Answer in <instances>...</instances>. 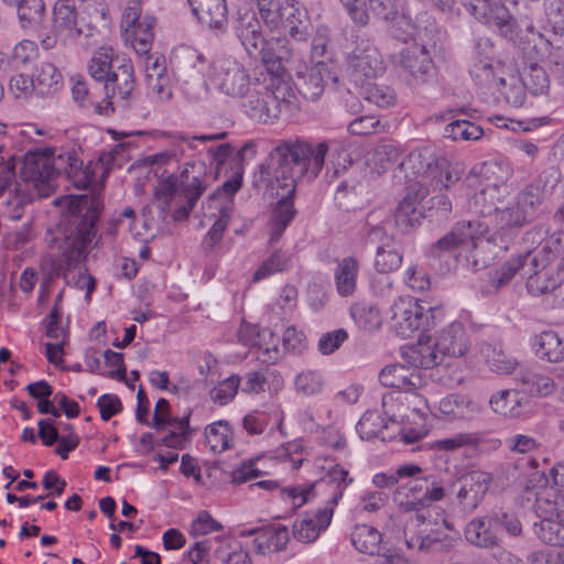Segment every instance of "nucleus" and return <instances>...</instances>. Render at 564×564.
Here are the masks:
<instances>
[{
    "label": "nucleus",
    "mask_w": 564,
    "mask_h": 564,
    "mask_svg": "<svg viewBox=\"0 0 564 564\" xmlns=\"http://www.w3.org/2000/svg\"><path fill=\"white\" fill-rule=\"evenodd\" d=\"M338 142L325 140L317 143L304 139H290L274 147L270 152L269 163L261 165V180L268 182L272 189H282L269 221L270 243L280 240L284 230L293 220L296 210L293 197L296 183L301 180L313 182L325 164L329 150H336Z\"/></svg>",
    "instance_id": "nucleus-1"
},
{
    "label": "nucleus",
    "mask_w": 564,
    "mask_h": 564,
    "mask_svg": "<svg viewBox=\"0 0 564 564\" xmlns=\"http://www.w3.org/2000/svg\"><path fill=\"white\" fill-rule=\"evenodd\" d=\"M210 165H215V174L208 170L204 161L189 160L178 173L162 177L154 191V203L165 218L171 215L173 220L188 219L196 204L217 178L221 165L229 159L234 149L229 143L205 148Z\"/></svg>",
    "instance_id": "nucleus-2"
},
{
    "label": "nucleus",
    "mask_w": 564,
    "mask_h": 564,
    "mask_svg": "<svg viewBox=\"0 0 564 564\" xmlns=\"http://www.w3.org/2000/svg\"><path fill=\"white\" fill-rule=\"evenodd\" d=\"M99 217V203L87 195L74 196L69 200L68 215L52 232L50 247L56 251L58 261H64L66 269L59 263L55 267L56 275H63L67 284H72L69 268L85 258L87 249L95 237V224ZM75 279V275L72 276Z\"/></svg>",
    "instance_id": "nucleus-3"
},
{
    "label": "nucleus",
    "mask_w": 564,
    "mask_h": 564,
    "mask_svg": "<svg viewBox=\"0 0 564 564\" xmlns=\"http://www.w3.org/2000/svg\"><path fill=\"white\" fill-rule=\"evenodd\" d=\"M62 174L77 187L87 184L83 161L73 151L56 153L55 149L45 148L25 153L20 176L23 182L33 185L39 196H50L55 180Z\"/></svg>",
    "instance_id": "nucleus-4"
},
{
    "label": "nucleus",
    "mask_w": 564,
    "mask_h": 564,
    "mask_svg": "<svg viewBox=\"0 0 564 564\" xmlns=\"http://www.w3.org/2000/svg\"><path fill=\"white\" fill-rule=\"evenodd\" d=\"M444 497V489L427 477L414 479L399 487L393 494V501L404 512L411 514L404 525V539L409 549L429 550L440 538L427 532L426 518L421 509Z\"/></svg>",
    "instance_id": "nucleus-5"
},
{
    "label": "nucleus",
    "mask_w": 564,
    "mask_h": 564,
    "mask_svg": "<svg viewBox=\"0 0 564 564\" xmlns=\"http://www.w3.org/2000/svg\"><path fill=\"white\" fill-rule=\"evenodd\" d=\"M399 169L406 182H413L410 187L414 188H447L458 182L464 172L460 163H451L445 158L436 155L429 147L412 150L401 161Z\"/></svg>",
    "instance_id": "nucleus-6"
},
{
    "label": "nucleus",
    "mask_w": 564,
    "mask_h": 564,
    "mask_svg": "<svg viewBox=\"0 0 564 564\" xmlns=\"http://www.w3.org/2000/svg\"><path fill=\"white\" fill-rule=\"evenodd\" d=\"M90 30L85 11L77 8L73 0H57L52 9V30L39 37L41 46L48 51L58 44H76L82 36H87Z\"/></svg>",
    "instance_id": "nucleus-7"
},
{
    "label": "nucleus",
    "mask_w": 564,
    "mask_h": 564,
    "mask_svg": "<svg viewBox=\"0 0 564 564\" xmlns=\"http://www.w3.org/2000/svg\"><path fill=\"white\" fill-rule=\"evenodd\" d=\"M205 84L231 98H242L251 86L247 69L229 56H217L209 63Z\"/></svg>",
    "instance_id": "nucleus-8"
},
{
    "label": "nucleus",
    "mask_w": 564,
    "mask_h": 564,
    "mask_svg": "<svg viewBox=\"0 0 564 564\" xmlns=\"http://www.w3.org/2000/svg\"><path fill=\"white\" fill-rule=\"evenodd\" d=\"M286 90L285 84L275 86L272 90L269 85H261L254 83L250 86L246 101L242 104L246 115L261 123H273L281 115L282 108L286 107Z\"/></svg>",
    "instance_id": "nucleus-9"
},
{
    "label": "nucleus",
    "mask_w": 564,
    "mask_h": 564,
    "mask_svg": "<svg viewBox=\"0 0 564 564\" xmlns=\"http://www.w3.org/2000/svg\"><path fill=\"white\" fill-rule=\"evenodd\" d=\"M543 199V193L538 185L525 186L517 196L503 202L500 210L496 213L494 225L498 229L521 228L535 216L538 207Z\"/></svg>",
    "instance_id": "nucleus-10"
},
{
    "label": "nucleus",
    "mask_w": 564,
    "mask_h": 564,
    "mask_svg": "<svg viewBox=\"0 0 564 564\" xmlns=\"http://www.w3.org/2000/svg\"><path fill=\"white\" fill-rule=\"evenodd\" d=\"M349 79L356 86H364L368 80L384 73L386 66L378 48L369 39H357L354 50L347 55Z\"/></svg>",
    "instance_id": "nucleus-11"
},
{
    "label": "nucleus",
    "mask_w": 564,
    "mask_h": 564,
    "mask_svg": "<svg viewBox=\"0 0 564 564\" xmlns=\"http://www.w3.org/2000/svg\"><path fill=\"white\" fill-rule=\"evenodd\" d=\"M106 108L129 109L135 100L134 69L130 58L126 56L115 62V69L104 83Z\"/></svg>",
    "instance_id": "nucleus-12"
},
{
    "label": "nucleus",
    "mask_w": 564,
    "mask_h": 564,
    "mask_svg": "<svg viewBox=\"0 0 564 564\" xmlns=\"http://www.w3.org/2000/svg\"><path fill=\"white\" fill-rule=\"evenodd\" d=\"M155 19L141 15V1L130 0L121 19V29L139 55L150 52L154 37Z\"/></svg>",
    "instance_id": "nucleus-13"
},
{
    "label": "nucleus",
    "mask_w": 564,
    "mask_h": 564,
    "mask_svg": "<svg viewBox=\"0 0 564 564\" xmlns=\"http://www.w3.org/2000/svg\"><path fill=\"white\" fill-rule=\"evenodd\" d=\"M431 307L422 306L411 296L399 297L391 306L392 326L403 338L411 337L427 325Z\"/></svg>",
    "instance_id": "nucleus-14"
},
{
    "label": "nucleus",
    "mask_w": 564,
    "mask_h": 564,
    "mask_svg": "<svg viewBox=\"0 0 564 564\" xmlns=\"http://www.w3.org/2000/svg\"><path fill=\"white\" fill-rule=\"evenodd\" d=\"M480 234L479 224L470 220L458 223L449 232L430 247L429 254L433 259H440L447 253L456 258L464 257L473 245V238Z\"/></svg>",
    "instance_id": "nucleus-15"
},
{
    "label": "nucleus",
    "mask_w": 564,
    "mask_h": 564,
    "mask_svg": "<svg viewBox=\"0 0 564 564\" xmlns=\"http://www.w3.org/2000/svg\"><path fill=\"white\" fill-rule=\"evenodd\" d=\"M239 341L257 349V358L263 364H274L281 356L280 337L270 328L242 325L238 330Z\"/></svg>",
    "instance_id": "nucleus-16"
},
{
    "label": "nucleus",
    "mask_w": 564,
    "mask_h": 564,
    "mask_svg": "<svg viewBox=\"0 0 564 564\" xmlns=\"http://www.w3.org/2000/svg\"><path fill=\"white\" fill-rule=\"evenodd\" d=\"M479 22L496 28L506 39L516 42L518 33L509 10L500 0H485L468 11Z\"/></svg>",
    "instance_id": "nucleus-17"
},
{
    "label": "nucleus",
    "mask_w": 564,
    "mask_h": 564,
    "mask_svg": "<svg viewBox=\"0 0 564 564\" xmlns=\"http://www.w3.org/2000/svg\"><path fill=\"white\" fill-rule=\"evenodd\" d=\"M278 22L295 41L304 42L312 35L313 25L306 10L297 0H284L279 6L275 23Z\"/></svg>",
    "instance_id": "nucleus-18"
},
{
    "label": "nucleus",
    "mask_w": 564,
    "mask_h": 564,
    "mask_svg": "<svg viewBox=\"0 0 564 564\" xmlns=\"http://www.w3.org/2000/svg\"><path fill=\"white\" fill-rule=\"evenodd\" d=\"M393 62L421 82L427 80L434 68L432 57L426 46L417 43H412L393 55Z\"/></svg>",
    "instance_id": "nucleus-19"
},
{
    "label": "nucleus",
    "mask_w": 564,
    "mask_h": 564,
    "mask_svg": "<svg viewBox=\"0 0 564 564\" xmlns=\"http://www.w3.org/2000/svg\"><path fill=\"white\" fill-rule=\"evenodd\" d=\"M497 518L492 511L473 518L464 529L466 541L479 549H494L500 545L501 539L498 530Z\"/></svg>",
    "instance_id": "nucleus-20"
},
{
    "label": "nucleus",
    "mask_w": 564,
    "mask_h": 564,
    "mask_svg": "<svg viewBox=\"0 0 564 564\" xmlns=\"http://www.w3.org/2000/svg\"><path fill=\"white\" fill-rule=\"evenodd\" d=\"M427 194L429 188L410 187L406 196L399 203L394 212V221L395 226L400 228L401 231H409L421 224L425 216L422 202Z\"/></svg>",
    "instance_id": "nucleus-21"
},
{
    "label": "nucleus",
    "mask_w": 564,
    "mask_h": 564,
    "mask_svg": "<svg viewBox=\"0 0 564 564\" xmlns=\"http://www.w3.org/2000/svg\"><path fill=\"white\" fill-rule=\"evenodd\" d=\"M332 79L338 82L336 72L323 62H317L299 77L296 83L299 91L305 99L317 100L324 93L326 83Z\"/></svg>",
    "instance_id": "nucleus-22"
},
{
    "label": "nucleus",
    "mask_w": 564,
    "mask_h": 564,
    "mask_svg": "<svg viewBox=\"0 0 564 564\" xmlns=\"http://www.w3.org/2000/svg\"><path fill=\"white\" fill-rule=\"evenodd\" d=\"M490 480L489 475L481 471H471L460 479L457 498L465 512H471L479 506L489 489Z\"/></svg>",
    "instance_id": "nucleus-23"
},
{
    "label": "nucleus",
    "mask_w": 564,
    "mask_h": 564,
    "mask_svg": "<svg viewBox=\"0 0 564 564\" xmlns=\"http://www.w3.org/2000/svg\"><path fill=\"white\" fill-rule=\"evenodd\" d=\"M511 175L512 169L508 163L490 161L475 165L467 180L473 183L474 178L480 177L484 187H495L501 191V194H510V186L507 182Z\"/></svg>",
    "instance_id": "nucleus-24"
},
{
    "label": "nucleus",
    "mask_w": 564,
    "mask_h": 564,
    "mask_svg": "<svg viewBox=\"0 0 564 564\" xmlns=\"http://www.w3.org/2000/svg\"><path fill=\"white\" fill-rule=\"evenodd\" d=\"M379 380L386 387L405 392L419 389L425 384L420 370L400 364L383 368L379 373Z\"/></svg>",
    "instance_id": "nucleus-25"
},
{
    "label": "nucleus",
    "mask_w": 564,
    "mask_h": 564,
    "mask_svg": "<svg viewBox=\"0 0 564 564\" xmlns=\"http://www.w3.org/2000/svg\"><path fill=\"white\" fill-rule=\"evenodd\" d=\"M535 497V511L542 520L535 533L541 541L554 546H564V523L558 520L552 519L554 514H546L547 498L543 497V492H534Z\"/></svg>",
    "instance_id": "nucleus-26"
},
{
    "label": "nucleus",
    "mask_w": 564,
    "mask_h": 564,
    "mask_svg": "<svg viewBox=\"0 0 564 564\" xmlns=\"http://www.w3.org/2000/svg\"><path fill=\"white\" fill-rule=\"evenodd\" d=\"M436 349L445 358L463 357L469 349V339L460 323H453L441 330L436 339Z\"/></svg>",
    "instance_id": "nucleus-27"
},
{
    "label": "nucleus",
    "mask_w": 564,
    "mask_h": 564,
    "mask_svg": "<svg viewBox=\"0 0 564 564\" xmlns=\"http://www.w3.org/2000/svg\"><path fill=\"white\" fill-rule=\"evenodd\" d=\"M359 270L360 261L352 256L336 261L334 282L340 296H350L356 292Z\"/></svg>",
    "instance_id": "nucleus-28"
},
{
    "label": "nucleus",
    "mask_w": 564,
    "mask_h": 564,
    "mask_svg": "<svg viewBox=\"0 0 564 564\" xmlns=\"http://www.w3.org/2000/svg\"><path fill=\"white\" fill-rule=\"evenodd\" d=\"M332 517L333 509L323 508L313 516H306L302 520L295 521L293 525L295 539L303 543L315 541L319 533L329 525Z\"/></svg>",
    "instance_id": "nucleus-29"
},
{
    "label": "nucleus",
    "mask_w": 564,
    "mask_h": 564,
    "mask_svg": "<svg viewBox=\"0 0 564 564\" xmlns=\"http://www.w3.org/2000/svg\"><path fill=\"white\" fill-rule=\"evenodd\" d=\"M67 425L66 431L61 432L56 425H39V437L45 446H52L58 443L55 452L61 458L66 459L69 452L75 449L79 443V437L70 431Z\"/></svg>",
    "instance_id": "nucleus-30"
},
{
    "label": "nucleus",
    "mask_w": 564,
    "mask_h": 564,
    "mask_svg": "<svg viewBox=\"0 0 564 564\" xmlns=\"http://www.w3.org/2000/svg\"><path fill=\"white\" fill-rule=\"evenodd\" d=\"M509 194H501V191H498L495 187H482L469 200V209L482 217L490 218L494 224L496 220V213L500 210L505 198Z\"/></svg>",
    "instance_id": "nucleus-31"
},
{
    "label": "nucleus",
    "mask_w": 564,
    "mask_h": 564,
    "mask_svg": "<svg viewBox=\"0 0 564 564\" xmlns=\"http://www.w3.org/2000/svg\"><path fill=\"white\" fill-rule=\"evenodd\" d=\"M199 23L209 30L224 31L227 24L225 0H209L192 9Z\"/></svg>",
    "instance_id": "nucleus-32"
},
{
    "label": "nucleus",
    "mask_w": 564,
    "mask_h": 564,
    "mask_svg": "<svg viewBox=\"0 0 564 564\" xmlns=\"http://www.w3.org/2000/svg\"><path fill=\"white\" fill-rule=\"evenodd\" d=\"M480 354L489 369L498 375L508 376L523 368L518 359L496 345L484 344Z\"/></svg>",
    "instance_id": "nucleus-33"
},
{
    "label": "nucleus",
    "mask_w": 564,
    "mask_h": 564,
    "mask_svg": "<svg viewBox=\"0 0 564 564\" xmlns=\"http://www.w3.org/2000/svg\"><path fill=\"white\" fill-rule=\"evenodd\" d=\"M516 380L524 392L532 395L547 397L555 390V383L551 377L536 372L529 367L520 368Z\"/></svg>",
    "instance_id": "nucleus-34"
},
{
    "label": "nucleus",
    "mask_w": 564,
    "mask_h": 564,
    "mask_svg": "<svg viewBox=\"0 0 564 564\" xmlns=\"http://www.w3.org/2000/svg\"><path fill=\"white\" fill-rule=\"evenodd\" d=\"M241 391L248 394H259L267 391V388L278 392L283 387V379L275 370L249 371L243 377Z\"/></svg>",
    "instance_id": "nucleus-35"
},
{
    "label": "nucleus",
    "mask_w": 564,
    "mask_h": 564,
    "mask_svg": "<svg viewBox=\"0 0 564 564\" xmlns=\"http://www.w3.org/2000/svg\"><path fill=\"white\" fill-rule=\"evenodd\" d=\"M189 426L191 425H180L182 429L181 432L172 431L163 437H156L152 433H144L141 435L139 445L135 449L142 455H148L154 449L156 445H165L172 448H183L184 444L188 441L189 437Z\"/></svg>",
    "instance_id": "nucleus-36"
},
{
    "label": "nucleus",
    "mask_w": 564,
    "mask_h": 564,
    "mask_svg": "<svg viewBox=\"0 0 564 564\" xmlns=\"http://www.w3.org/2000/svg\"><path fill=\"white\" fill-rule=\"evenodd\" d=\"M382 415L378 410H368L361 416L359 423L381 420V423H405L410 421L409 415L404 414L409 406L398 402L392 397H383L381 401Z\"/></svg>",
    "instance_id": "nucleus-37"
},
{
    "label": "nucleus",
    "mask_w": 564,
    "mask_h": 564,
    "mask_svg": "<svg viewBox=\"0 0 564 564\" xmlns=\"http://www.w3.org/2000/svg\"><path fill=\"white\" fill-rule=\"evenodd\" d=\"M35 93L40 96L56 93L62 87V75L52 63L42 62L32 74Z\"/></svg>",
    "instance_id": "nucleus-38"
},
{
    "label": "nucleus",
    "mask_w": 564,
    "mask_h": 564,
    "mask_svg": "<svg viewBox=\"0 0 564 564\" xmlns=\"http://www.w3.org/2000/svg\"><path fill=\"white\" fill-rule=\"evenodd\" d=\"M404 359L412 366L413 369L419 368H433L442 364L444 357L437 351L436 343L430 345L427 343L419 341L416 345L409 347L404 354Z\"/></svg>",
    "instance_id": "nucleus-39"
},
{
    "label": "nucleus",
    "mask_w": 564,
    "mask_h": 564,
    "mask_svg": "<svg viewBox=\"0 0 564 564\" xmlns=\"http://www.w3.org/2000/svg\"><path fill=\"white\" fill-rule=\"evenodd\" d=\"M290 540L289 530L284 525L263 528L261 534L253 540L259 554L283 551Z\"/></svg>",
    "instance_id": "nucleus-40"
},
{
    "label": "nucleus",
    "mask_w": 564,
    "mask_h": 564,
    "mask_svg": "<svg viewBox=\"0 0 564 564\" xmlns=\"http://www.w3.org/2000/svg\"><path fill=\"white\" fill-rule=\"evenodd\" d=\"M123 57L115 54L111 47H100L88 62V73L96 82L105 83L115 69V62Z\"/></svg>",
    "instance_id": "nucleus-41"
},
{
    "label": "nucleus",
    "mask_w": 564,
    "mask_h": 564,
    "mask_svg": "<svg viewBox=\"0 0 564 564\" xmlns=\"http://www.w3.org/2000/svg\"><path fill=\"white\" fill-rule=\"evenodd\" d=\"M535 355L549 362H560L564 359V345L557 333L545 330L535 336Z\"/></svg>",
    "instance_id": "nucleus-42"
},
{
    "label": "nucleus",
    "mask_w": 564,
    "mask_h": 564,
    "mask_svg": "<svg viewBox=\"0 0 564 564\" xmlns=\"http://www.w3.org/2000/svg\"><path fill=\"white\" fill-rule=\"evenodd\" d=\"M171 61L173 66L184 75H191L194 70L202 72L205 65L204 55L187 45L176 47L172 53Z\"/></svg>",
    "instance_id": "nucleus-43"
},
{
    "label": "nucleus",
    "mask_w": 564,
    "mask_h": 564,
    "mask_svg": "<svg viewBox=\"0 0 564 564\" xmlns=\"http://www.w3.org/2000/svg\"><path fill=\"white\" fill-rule=\"evenodd\" d=\"M12 6L17 7L19 23L24 30H34L43 21L45 3L43 0H19Z\"/></svg>",
    "instance_id": "nucleus-44"
},
{
    "label": "nucleus",
    "mask_w": 564,
    "mask_h": 564,
    "mask_svg": "<svg viewBox=\"0 0 564 564\" xmlns=\"http://www.w3.org/2000/svg\"><path fill=\"white\" fill-rule=\"evenodd\" d=\"M525 273L528 274L527 288L532 295H551L553 285L558 280V274H562V272L553 273L550 269L532 267H529Z\"/></svg>",
    "instance_id": "nucleus-45"
},
{
    "label": "nucleus",
    "mask_w": 564,
    "mask_h": 564,
    "mask_svg": "<svg viewBox=\"0 0 564 564\" xmlns=\"http://www.w3.org/2000/svg\"><path fill=\"white\" fill-rule=\"evenodd\" d=\"M351 543L358 552L373 555L379 552L381 534L371 525L359 524L351 532Z\"/></svg>",
    "instance_id": "nucleus-46"
},
{
    "label": "nucleus",
    "mask_w": 564,
    "mask_h": 564,
    "mask_svg": "<svg viewBox=\"0 0 564 564\" xmlns=\"http://www.w3.org/2000/svg\"><path fill=\"white\" fill-rule=\"evenodd\" d=\"M481 235L482 232L473 238V245L464 256L473 271L485 269L492 259L494 246L489 240L482 238Z\"/></svg>",
    "instance_id": "nucleus-47"
},
{
    "label": "nucleus",
    "mask_w": 564,
    "mask_h": 564,
    "mask_svg": "<svg viewBox=\"0 0 564 564\" xmlns=\"http://www.w3.org/2000/svg\"><path fill=\"white\" fill-rule=\"evenodd\" d=\"M37 411L42 414H51L59 417L62 414L69 420L76 419L79 414V405L76 401L70 400L64 393L53 395L51 402H42L36 404Z\"/></svg>",
    "instance_id": "nucleus-48"
},
{
    "label": "nucleus",
    "mask_w": 564,
    "mask_h": 564,
    "mask_svg": "<svg viewBox=\"0 0 564 564\" xmlns=\"http://www.w3.org/2000/svg\"><path fill=\"white\" fill-rule=\"evenodd\" d=\"M226 132L215 134H200V135H178L173 147L174 151L177 152V158H191L195 153H200L202 149L199 145L205 144L207 141H215L226 138Z\"/></svg>",
    "instance_id": "nucleus-49"
},
{
    "label": "nucleus",
    "mask_w": 564,
    "mask_h": 564,
    "mask_svg": "<svg viewBox=\"0 0 564 564\" xmlns=\"http://www.w3.org/2000/svg\"><path fill=\"white\" fill-rule=\"evenodd\" d=\"M521 83L535 96L547 93L550 88V78L545 69L536 63H531L528 67H524L521 73Z\"/></svg>",
    "instance_id": "nucleus-50"
},
{
    "label": "nucleus",
    "mask_w": 564,
    "mask_h": 564,
    "mask_svg": "<svg viewBox=\"0 0 564 564\" xmlns=\"http://www.w3.org/2000/svg\"><path fill=\"white\" fill-rule=\"evenodd\" d=\"M564 251V247L561 245L560 239L551 238L545 241L542 249L532 253L528 252L524 254L529 267L547 269L560 254Z\"/></svg>",
    "instance_id": "nucleus-51"
},
{
    "label": "nucleus",
    "mask_w": 564,
    "mask_h": 564,
    "mask_svg": "<svg viewBox=\"0 0 564 564\" xmlns=\"http://www.w3.org/2000/svg\"><path fill=\"white\" fill-rule=\"evenodd\" d=\"M490 405L496 413L505 419H517L521 411L518 392L514 390H502L490 399Z\"/></svg>",
    "instance_id": "nucleus-52"
},
{
    "label": "nucleus",
    "mask_w": 564,
    "mask_h": 564,
    "mask_svg": "<svg viewBox=\"0 0 564 564\" xmlns=\"http://www.w3.org/2000/svg\"><path fill=\"white\" fill-rule=\"evenodd\" d=\"M359 95L367 101L375 104L380 108H388L395 102V93L386 85H378L369 80L364 86H358Z\"/></svg>",
    "instance_id": "nucleus-53"
},
{
    "label": "nucleus",
    "mask_w": 564,
    "mask_h": 564,
    "mask_svg": "<svg viewBox=\"0 0 564 564\" xmlns=\"http://www.w3.org/2000/svg\"><path fill=\"white\" fill-rule=\"evenodd\" d=\"M351 316L359 328L364 330H376L380 328L382 318L379 308L376 305L367 303H357L351 306Z\"/></svg>",
    "instance_id": "nucleus-54"
},
{
    "label": "nucleus",
    "mask_w": 564,
    "mask_h": 564,
    "mask_svg": "<svg viewBox=\"0 0 564 564\" xmlns=\"http://www.w3.org/2000/svg\"><path fill=\"white\" fill-rule=\"evenodd\" d=\"M402 263V253L390 243L380 245L377 248L375 267L380 273H390L400 268Z\"/></svg>",
    "instance_id": "nucleus-55"
},
{
    "label": "nucleus",
    "mask_w": 564,
    "mask_h": 564,
    "mask_svg": "<svg viewBox=\"0 0 564 564\" xmlns=\"http://www.w3.org/2000/svg\"><path fill=\"white\" fill-rule=\"evenodd\" d=\"M399 156V148L395 144L386 143L378 145L373 150L369 161L378 173H383L398 161Z\"/></svg>",
    "instance_id": "nucleus-56"
},
{
    "label": "nucleus",
    "mask_w": 564,
    "mask_h": 564,
    "mask_svg": "<svg viewBox=\"0 0 564 564\" xmlns=\"http://www.w3.org/2000/svg\"><path fill=\"white\" fill-rule=\"evenodd\" d=\"M206 443L214 453H221L230 447V425H207L205 430Z\"/></svg>",
    "instance_id": "nucleus-57"
},
{
    "label": "nucleus",
    "mask_w": 564,
    "mask_h": 564,
    "mask_svg": "<svg viewBox=\"0 0 564 564\" xmlns=\"http://www.w3.org/2000/svg\"><path fill=\"white\" fill-rule=\"evenodd\" d=\"M527 267H529V263L524 254L510 259L502 264L500 269L496 270L494 275L490 278V284L497 289L501 288L506 285L517 272Z\"/></svg>",
    "instance_id": "nucleus-58"
},
{
    "label": "nucleus",
    "mask_w": 564,
    "mask_h": 564,
    "mask_svg": "<svg viewBox=\"0 0 564 564\" xmlns=\"http://www.w3.org/2000/svg\"><path fill=\"white\" fill-rule=\"evenodd\" d=\"M232 214L231 202L226 203L219 208V217L213 224L212 228L207 232L204 245L213 249L223 238V235L228 226L229 219Z\"/></svg>",
    "instance_id": "nucleus-59"
},
{
    "label": "nucleus",
    "mask_w": 564,
    "mask_h": 564,
    "mask_svg": "<svg viewBox=\"0 0 564 564\" xmlns=\"http://www.w3.org/2000/svg\"><path fill=\"white\" fill-rule=\"evenodd\" d=\"M241 381L242 378L238 375H232L223 380L210 390L209 394L212 400L220 405L229 403L237 394Z\"/></svg>",
    "instance_id": "nucleus-60"
},
{
    "label": "nucleus",
    "mask_w": 564,
    "mask_h": 564,
    "mask_svg": "<svg viewBox=\"0 0 564 564\" xmlns=\"http://www.w3.org/2000/svg\"><path fill=\"white\" fill-rule=\"evenodd\" d=\"M242 46L251 56H260L264 63L269 62L264 51L265 41L260 28L246 30L245 33L238 36Z\"/></svg>",
    "instance_id": "nucleus-61"
},
{
    "label": "nucleus",
    "mask_w": 564,
    "mask_h": 564,
    "mask_svg": "<svg viewBox=\"0 0 564 564\" xmlns=\"http://www.w3.org/2000/svg\"><path fill=\"white\" fill-rule=\"evenodd\" d=\"M294 386L299 393L314 395L322 391L324 380L319 372L305 370L295 377Z\"/></svg>",
    "instance_id": "nucleus-62"
},
{
    "label": "nucleus",
    "mask_w": 564,
    "mask_h": 564,
    "mask_svg": "<svg viewBox=\"0 0 564 564\" xmlns=\"http://www.w3.org/2000/svg\"><path fill=\"white\" fill-rule=\"evenodd\" d=\"M446 133L455 140H478L482 135V129L468 120H456L447 124Z\"/></svg>",
    "instance_id": "nucleus-63"
},
{
    "label": "nucleus",
    "mask_w": 564,
    "mask_h": 564,
    "mask_svg": "<svg viewBox=\"0 0 564 564\" xmlns=\"http://www.w3.org/2000/svg\"><path fill=\"white\" fill-rule=\"evenodd\" d=\"M215 557L223 564H251L249 552L243 550L239 544L228 549L219 546L215 551Z\"/></svg>",
    "instance_id": "nucleus-64"
}]
</instances>
